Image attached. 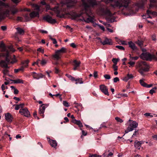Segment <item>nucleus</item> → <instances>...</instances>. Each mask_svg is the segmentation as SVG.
<instances>
[{"mask_svg":"<svg viewBox=\"0 0 157 157\" xmlns=\"http://www.w3.org/2000/svg\"><path fill=\"white\" fill-rule=\"evenodd\" d=\"M157 89V87H155L152 88V89H151L149 91V93L150 94H152L154 93L155 92V90Z\"/></svg>","mask_w":157,"mask_h":157,"instance_id":"49530a36","label":"nucleus"},{"mask_svg":"<svg viewBox=\"0 0 157 157\" xmlns=\"http://www.w3.org/2000/svg\"><path fill=\"white\" fill-rule=\"evenodd\" d=\"M13 106H15V109L16 110H18L20 109V108H19L18 105H14Z\"/></svg>","mask_w":157,"mask_h":157,"instance_id":"e2e57ef3","label":"nucleus"},{"mask_svg":"<svg viewBox=\"0 0 157 157\" xmlns=\"http://www.w3.org/2000/svg\"><path fill=\"white\" fill-rule=\"evenodd\" d=\"M29 62V61L28 60H27L24 61L22 63L23 66L24 68V67H27L28 66V64Z\"/></svg>","mask_w":157,"mask_h":157,"instance_id":"473e14b6","label":"nucleus"},{"mask_svg":"<svg viewBox=\"0 0 157 157\" xmlns=\"http://www.w3.org/2000/svg\"><path fill=\"white\" fill-rule=\"evenodd\" d=\"M31 74L34 79H38L40 78H43L44 76V75L41 73H37L35 72H32L31 73Z\"/></svg>","mask_w":157,"mask_h":157,"instance_id":"4468645a","label":"nucleus"},{"mask_svg":"<svg viewBox=\"0 0 157 157\" xmlns=\"http://www.w3.org/2000/svg\"><path fill=\"white\" fill-rule=\"evenodd\" d=\"M67 49L64 47H62L59 50L56 51L55 54L52 56L54 59L58 60L61 58V54L66 52Z\"/></svg>","mask_w":157,"mask_h":157,"instance_id":"39448f33","label":"nucleus"},{"mask_svg":"<svg viewBox=\"0 0 157 157\" xmlns=\"http://www.w3.org/2000/svg\"><path fill=\"white\" fill-rule=\"evenodd\" d=\"M83 20L87 23H89L90 22L93 23L94 19L93 17L88 15V17L86 19H85L83 17H82V19H79V20L80 21H82Z\"/></svg>","mask_w":157,"mask_h":157,"instance_id":"f3484780","label":"nucleus"},{"mask_svg":"<svg viewBox=\"0 0 157 157\" xmlns=\"http://www.w3.org/2000/svg\"><path fill=\"white\" fill-rule=\"evenodd\" d=\"M72 121L75 124H76L77 125L80 127H82L83 126L82 123L80 121H78L76 119H73L72 120Z\"/></svg>","mask_w":157,"mask_h":157,"instance_id":"5701e85b","label":"nucleus"},{"mask_svg":"<svg viewBox=\"0 0 157 157\" xmlns=\"http://www.w3.org/2000/svg\"><path fill=\"white\" fill-rule=\"evenodd\" d=\"M118 42L119 43H121V44L123 45H126L127 44L126 43V41L124 40H119Z\"/></svg>","mask_w":157,"mask_h":157,"instance_id":"09e8293b","label":"nucleus"},{"mask_svg":"<svg viewBox=\"0 0 157 157\" xmlns=\"http://www.w3.org/2000/svg\"><path fill=\"white\" fill-rule=\"evenodd\" d=\"M116 48H118V49H119L121 50H124V48L122 46L117 45L116 46Z\"/></svg>","mask_w":157,"mask_h":157,"instance_id":"8fccbe9b","label":"nucleus"},{"mask_svg":"<svg viewBox=\"0 0 157 157\" xmlns=\"http://www.w3.org/2000/svg\"><path fill=\"white\" fill-rule=\"evenodd\" d=\"M16 29L17 30V33L20 35H23L24 33V30L19 27H17L16 28Z\"/></svg>","mask_w":157,"mask_h":157,"instance_id":"393cba45","label":"nucleus"},{"mask_svg":"<svg viewBox=\"0 0 157 157\" xmlns=\"http://www.w3.org/2000/svg\"><path fill=\"white\" fill-rule=\"evenodd\" d=\"M45 8H46V10H51L54 11L57 13H59V9L58 6H55V7L51 9L49 5L46 4Z\"/></svg>","mask_w":157,"mask_h":157,"instance_id":"ddd939ff","label":"nucleus"},{"mask_svg":"<svg viewBox=\"0 0 157 157\" xmlns=\"http://www.w3.org/2000/svg\"><path fill=\"white\" fill-rule=\"evenodd\" d=\"M143 41H140L139 40L136 42V43L139 46H141L143 44Z\"/></svg>","mask_w":157,"mask_h":157,"instance_id":"79ce46f5","label":"nucleus"},{"mask_svg":"<svg viewBox=\"0 0 157 157\" xmlns=\"http://www.w3.org/2000/svg\"><path fill=\"white\" fill-rule=\"evenodd\" d=\"M24 105H25V104L24 103H21L19 105H18L20 108H23Z\"/></svg>","mask_w":157,"mask_h":157,"instance_id":"338daca9","label":"nucleus"},{"mask_svg":"<svg viewBox=\"0 0 157 157\" xmlns=\"http://www.w3.org/2000/svg\"><path fill=\"white\" fill-rule=\"evenodd\" d=\"M100 89L101 91L105 94L109 95V94L108 92V89L106 86L103 85H101L100 86Z\"/></svg>","mask_w":157,"mask_h":157,"instance_id":"2eb2a0df","label":"nucleus"},{"mask_svg":"<svg viewBox=\"0 0 157 157\" xmlns=\"http://www.w3.org/2000/svg\"><path fill=\"white\" fill-rule=\"evenodd\" d=\"M43 19L51 24H54L56 22L55 19H52V17L49 15H47L44 16L43 17Z\"/></svg>","mask_w":157,"mask_h":157,"instance_id":"9b49d317","label":"nucleus"},{"mask_svg":"<svg viewBox=\"0 0 157 157\" xmlns=\"http://www.w3.org/2000/svg\"><path fill=\"white\" fill-rule=\"evenodd\" d=\"M89 157H101V155H98L96 154H90Z\"/></svg>","mask_w":157,"mask_h":157,"instance_id":"4c0bfd02","label":"nucleus"},{"mask_svg":"<svg viewBox=\"0 0 157 157\" xmlns=\"http://www.w3.org/2000/svg\"><path fill=\"white\" fill-rule=\"evenodd\" d=\"M140 82L141 85L144 87H146L147 86V84L142 79L140 80Z\"/></svg>","mask_w":157,"mask_h":157,"instance_id":"2f4dec72","label":"nucleus"},{"mask_svg":"<svg viewBox=\"0 0 157 157\" xmlns=\"http://www.w3.org/2000/svg\"><path fill=\"white\" fill-rule=\"evenodd\" d=\"M139 72L141 75L143 76H144L145 75L144 73V72L145 71L143 70H141V69H139Z\"/></svg>","mask_w":157,"mask_h":157,"instance_id":"de8ad7c7","label":"nucleus"},{"mask_svg":"<svg viewBox=\"0 0 157 157\" xmlns=\"http://www.w3.org/2000/svg\"><path fill=\"white\" fill-rule=\"evenodd\" d=\"M8 68H5L2 70V72L4 75H7L8 72L9 71L8 70Z\"/></svg>","mask_w":157,"mask_h":157,"instance_id":"f704fd0d","label":"nucleus"},{"mask_svg":"<svg viewBox=\"0 0 157 157\" xmlns=\"http://www.w3.org/2000/svg\"><path fill=\"white\" fill-rule=\"evenodd\" d=\"M76 2V0H64L62 5V8L61 9V10L66 11V9H64L63 8L65 6L68 8L72 7L75 5Z\"/></svg>","mask_w":157,"mask_h":157,"instance_id":"f03ea898","label":"nucleus"},{"mask_svg":"<svg viewBox=\"0 0 157 157\" xmlns=\"http://www.w3.org/2000/svg\"><path fill=\"white\" fill-rule=\"evenodd\" d=\"M147 15L151 14L153 16H156L157 15V13L156 12H152L150 10H148L147 11Z\"/></svg>","mask_w":157,"mask_h":157,"instance_id":"bb28decb","label":"nucleus"},{"mask_svg":"<svg viewBox=\"0 0 157 157\" xmlns=\"http://www.w3.org/2000/svg\"><path fill=\"white\" fill-rule=\"evenodd\" d=\"M93 76L95 78L98 77V72L97 71H95L94 72Z\"/></svg>","mask_w":157,"mask_h":157,"instance_id":"13d9d810","label":"nucleus"},{"mask_svg":"<svg viewBox=\"0 0 157 157\" xmlns=\"http://www.w3.org/2000/svg\"><path fill=\"white\" fill-rule=\"evenodd\" d=\"M129 47L131 48L133 50H136L137 49V47L135 44L132 41L128 42Z\"/></svg>","mask_w":157,"mask_h":157,"instance_id":"412c9836","label":"nucleus"},{"mask_svg":"<svg viewBox=\"0 0 157 157\" xmlns=\"http://www.w3.org/2000/svg\"><path fill=\"white\" fill-rule=\"evenodd\" d=\"M48 141L49 142L51 145L53 147H55L57 145L56 141L55 140H51L50 138H47Z\"/></svg>","mask_w":157,"mask_h":157,"instance_id":"6ab92c4d","label":"nucleus"},{"mask_svg":"<svg viewBox=\"0 0 157 157\" xmlns=\"http://www.w3.org/2000/svg\"><path fill=\"white\" fill-rule=\"evenodd\" d=\"M137 67L139 69L143 70L144 71H148L149 70V67L144 61H141L139 62Z\"/></svg>","mask_w":157,"mask_h":157,"instance_id":"1a4fd4ad","label":"nucleus"},{"mask_svg":"<svg viewBox=\"0 0 157 157\" xmlns=\"http://www.w3.org/2000/svg\"><path fill=\"white\" fill-rule=\"evenodd\" d=\"M115 120L118 122L121 123L123 122V121L122 119H121L120 118L117 117L115 118Z\"/></svg>","mask_w":157,"mask_h":157,"instance_id":"37998d69","label":"nucleus"},{"mask_svg":"<svg viewBox=\"0 0 157 157\" xmlns=\"http://www.w3.org/2000/svg\"><path fill=\"white\" fill-rule=\"evenodd\" d=\"M33 7L34 8V9L36 10L38 12L40 10L39 6L36 4H33Z\"/></svg>","mask_w":157,"mask_h":157,"instance_id":"7c9ffc66","label":"nucleus"},{"mask_svg":"<svg viewBox=\"0 0 157 157\" xmlns=\"http://www.w3.org/2000/svg\"><path fill=\"white\" fill-rule=\"evenodd\" d=\"M128 124L127 129L125 131L126 133H128L129 132L132 131L135 128H136L138 126V123L135 121H133L129 119L127 122Z\"/></svg>","mask_w":157,"mask_h":157,"instance_id":"7ed1b4c3","label":"nucleus"},{"mask_svg":"<svg viewBox=\"0 0 157 157\" xmlns=\"http://www.w3.org/2000/svg\"><path fill=\"white\" fill-rule=\"evenodd\" d=\"M43 105L44 104H42L40 107L39 111V114L43 118L44 117V113L45 109V107L44 106H43Z\"/></svg>","mask_w":157,"mask_h":157,"instance_id":"a211bd4d","label":"nucleus"},{"mask_svg":"<svg viewBox=\"0 0 157 157\" xmlns=\"http://www.w3.org/2000/svg\"><path fill=\"white\" fill-rule=\"evenodd\" d=\"M29 15L31 18H33L38 16L39 15V13L38 12L33 11Z\"/></svg>","mask_w":157,"mask_h":157,"instance_id":"b1692460","label":"nucleus"},{"mask_svg":"<svg viewBox=\"0 0 157 157\" xmlns=\"http://www.w3.org/2000/svg\"><path fill=\"white\" fill-rule=\"evenodd\" d=\"M19 91L17 89L15 88L14 90V94H18Z\"/></svg>","mask_w":157,"mask_h":157,"instance_id":"0e129e2a","label":"nucleus"},{"mask_svg":"<svg viewBox=\"0 0 157 157\" xmlns=\"http://www.w3.org/2000/svg\"><path fill=\"white\" fill-rule=\"evenodd\" d=\"M5 118L8 122H11L12 121L13 118L10 113H7L5 115Z\"/></svg>","mask_w":157,"mask_h":157,"instance_id":"aec40b11","label":"nucleus"},{"mask_svg":"<svg viewBox=\"0 0 157 157\" xmlns=\"http://www.w3.org/2000/svg\"><path fill=\"white\" fill-rule=\"evenodd\" d=\"M14 83H23V81L21 79H18L16 80H12Z\"/></svg>","mask_w":157,"mask_h":157,"instance_id":"c756f323","label":"nucleus"},{"mask_svg":"<svg viewBox=\"0 0 157 157\" xmlns=\"http://www.w3.org/2000/svg\"><path fill=\"white\" fill-rule=\"evenodd\" d=\"M154 55H152L148 52L143 53L141 54L140 57L143 60L151 61L152 59H154Z\"/></svg>","mask_w":157,"mask_h":157,"instance_id":"6e6552de","label":"nucleus"},{"mask_svg":"<svg viewBox=\"0 0 157 157\" xmlns=\"http://www.w3.org/2000/svg\"><path fill=\"white\" fill-rule=\"evenodd\" d=\"M1 29L3 31H5L6 29V27L5 26H1Z\"/></svg>","mask_w":157,"mask_h":157,"instance_id":"69168bd1","label":"nucleus"},{"mask_svg":"<svg viewBox=\"0 0 157 157\" xmlns=\"http://www.w3.org/2000/svg\"><path fill=\"white\" fill-rule=\"evenodd\" d=\"M70 46L73 48H75L76 47L75 44L74 43H72L71 44Z\"/></svg>","mask_w":157,"mask_h":157,"instance_id":"774afa93","label":"nucleus"},{"mask_svg":"<svg viewBox=\"0 0 157 157\" xmlns=\"http://www.w3.org/2000/svg\"><path fill=\"white\" fill-rule=\"evenodd\" d=\"M113 68L114 71H117L118 69L117 66V65H113Z\"/></svg>","mask_w":157,"mask_h":157,"instance_id":"6e6d98bb","label":"nucleus"},{"mask_svg":"<svg viewBox=\"0 0 157 157\" xmlns=\"http://www.w3.org/2000/svg\"><path fill=\"white\" fill-rule=\"evenodd\" d=\"M75 81L76 82L75 83L76 84H78V83H79L80 84H83V82L82 81V78L75 79Z\"/></svg>","mask_w":157,"mask_h":157,"instance_id":"a878e982","label":"nucleus"},{"mask_svg":"<svg viewBox=\"0 0 157 157\" xmlns=\"http://www.w3.org/2000/svg\"><path fill=\"white\" fill-rule=\"evenodd\" d=\"M24 69L23 66H22L20 68H19L18 69H15L14 72L16 73L18 72L19 71H23Z\"/></svg>","mask_w":157,"mask_h":157,"instance_id":"72a5a7b5","label":"nucleus"},{"mask_svg":"<svg viewBox=\"0 0 157 157\" xmlns=\"http://www.w3.org/2000/svg\"><path fill=\"white\" fill-rule=\"evenodd\" d=\"M128 63L131 66H134L135 64V62H132V61H130Z\"/></svg>","mask_w":157,"mask_h":157,"instance_id":"052dcab7","label":"nucleus"},{"mask_svg":"<svg viewBox=\"0 0 157 157\" xmlns=\"http://www.w3.org/2000/svg\"><path fill=\"white\" fill-rule=\"evenodd\" d=\"M144 115L146 117L149 116L151 117H153V115L151 114V113H145Z\"/></svg>","mask_w":157,"mask_h":157,"instance_id":"5fc2aeb1","label":"nucleus"},{"mask_svg":"<svg viewBox=\"0 0 157 157\" xmlns=\"http://www.w3.org/2000/svg\"><path fill=\"white\" fill-rule=\"evenodd\" d=\"M47 63V61L46 60L44 59H43L41 61L40 64L43 65Z\"/></svg>","mask_w":157,"mask_h":157,"instance_id":"603ef678","label":"nucleus"},{"mask_svg":"<svg viewBox=\"0 0 157 157\" xmlns=\"http://www.w3.org/2000/svg\"><path fill=\"white\" fill-rule=\"evenodd\" d=\"M37 51L38 52H40L42 53H43L44 52V49H42L41 48H39L37 49Z\"/></svg>","mask_w":157,"mask_h":157,"instance_id":"864d4df0","label":"nucleus"},{"mask_svg":"<svg viewBox=\"0 0 157 157\" xmlns=\"http://www.w3.org/2000/svg\"><path fill=\"white\" fill-rule=\"evenodd\" d=\"M24 17L26 21H28L30 20V18L28 14H25L24 15Z\"/></svg>","mask_w":157,"mask_h":157,"instance_id":"ea45409f","label":"nucleus"},{"mask_svg":"<svg viewBox=\"0 0 157 157\" xmlns=\"http://www.w3.org/2000/svg\"><path fill=\"white\" fill-rule=\"evenodd\" d=\"M104 13L106 15V19L110 22H113L115 20V17L113 16L110 10L106 9L104 11Z\"/></svg>","mask_w":157,"mask_h":157,"instance_id":"423d86ee","label":"nucleus"},{"mask_svg":"<svg viewBox=\"0 0 157 157\" xmlns=\"http://www.w3.org/2000/svg\"><path fill=\"white\" fill-rule=\"evenodd\" d=\"M10 15V11L8 10H5L2 7L0 8V20L5 17V16Z\"/></svg>","mask_w":157,"mask_h":157,"instance_id":"9d476101","label":"nucleus"},{"mask_svg":"<svg viewBox=\"0 0 157 157\" xmlns=\"http://www.w3.org/2000/svg\"><path fill=\"white\" fill-rule=\"evenodd\" d=\"M129 57L130 58V60H133V59H134L135 60H136L139 58V57L138 56L132 57L131 54H129Z\"/></svg>","mask_w":157,"mask_h":157,"instance_id":"c9c22d12","label":"nucleus"},{"mask_svg":"<svg viewBox=\"0 0 157 157\" xmlns=\"http://www.w3.org/2000/svg\"><path fill=\"white\" fill-rule=\"evenodd\" d=\"M104 77L106 79H109L110 78V75H104Z\"/></svg>","mask_w":157,"mask_h":157,"instance_id":"3c124183","label":"nucleus"},{"mask_svg":"<svg viewBox=\"0 0 157 157\" xmlns=\"http://www.w3.org/2000/svg\"><path fill=\"white\" fill-rule=\"evenodd\" d=\"M82 5L84 7L85 12L86 13L87 9L90 7H93L97 5L96 2L95 1H90L88 3H87L84 1V0H82Z\"/></svg>","mask_w":157,"mask_h":157,"instance_id":"0eeeda50","label":"nucleus"},{"mask_svg":"<svg viewBox=\"0 0 157 157\" xmlns=\"http://www.w3.org/2000/svg\"><path fill=\"white\" fill-rule=\"evenodd\" d=\"M19 113L22 115H24V116L27 117H28L30 116L29 112L28 111V109L26 108L20 109Z\"/></svg>","mask_w":157,"mask_h":157,"instance_id":"f8f14e48","label":"nucleus"},{"mask_svg":"<svg viewBox=\"0 0 157 157\" xmlns=\"http://www.w3.org/2000/svg\"><path fill=\"white\" fill-rule=\"evenodd\" d=\"M80 63V61H77V60H75L73 61V65L74 66L79 67Z\"/></svg>","mask_w":157,"mask_h":157,"instance_id":"cd10ccee","label":"nucleus"},{"mask_svg":"<svg viewBox=\"0 0 157 157\" xmlns=\"http://www.w3.org/2000/svg\"><path fill=\"white\" fill-rule=\"evenodd\" d=\"M63 105L66 107H68L69 106L68 102L65 101H63Z\"/></svg>","mask_w":157,"mask_h":157,"instance_id":"c03bdc74","label":"nucleus"},{"mask_svg":"<svg viewBox=\"0 0 157 157\" xmlns=\"http://www.w3.org/2000/svg\"><path fill=\"white\" fill-rule=\"evenodd\" d=\"M0 6L3 7L5 8V10H8L11 11V14L13 15H14L15 13L18 12V10L15 8H12L10 7L9 4L0 1Z\"/></svg>","mask_w":157,"mask_h":157,"instance_id":"20e7f679","label":"nucleus"},{"mask_svg":"<svg viewBox=\"0 0 157 157\" xmlns=\"http://www.w3.org/2000/svg\"><path fill=\"white\" fill-rule=\"evenodd\" d=\"M138 134V131H135L134 133H133V135H132V137L134 136H137V135H136L137 134Z\"/></svg>","mask_w":157,"mask_h":157,"instance_id":"bf43d9fd","label":"nucleus"},{"mask_svg":"<svg viewBox=\"0 0 157 157\" xmlns=\"http://www.w3.org/2000/svg\"><path fill=\"white\" fill-rule=\"evenodd\" d=\"M101 43L103 45L106 44L111 45L112 44L111 40L106 37L105 38L104 40H102V41H101Z\"/></svg>","mask_w":157,"mask_h":157,"instance_id":"dca6fc26","label":"nucleus"},{"mask_svg":"<svg viewBox=\"0 0 157 157\" xmlns=\"http://www.w3.org/2000/svg\"><path fill=\"white\" fill-rule=\"evenodd\" d=\"M66 75L69 78V79L72 81H75V78L73 77L71 75L67 74Z\"/></svg>","mask_w":157,"mask_h":157,"instance_id":"e433bc0d","label":"nucleus"},{"mask_svg":"<svg viewBox=\"0 0 157 157\" xmlns=\"http://www.w3.org/2000/svg\"><path fill=\"white\" fill-rule=\"evenodd\" d=\"M134 146L136 148L140 149L141 147V144L140 142L138 141H136L135 142Z\"/></svg>","mask_w":157,"mask_h":157,"instance_id":"c85d7f7f","label":"nucleus"},{"mask_svg":"<svg viewBox=\"0 0 157 157\" xmlns=\"http://www.w3.org/2000/svg\"><path fill=\"white\" fill-rule=\"evenodd\" d=\"M133 76L131 74H128L127 75V76L124 77L123 78V80L124 81L127 82L129 79L132 78H133Z\"/></svg>","mask_w":157,"mask_h":157,"instance_id":"4be33fe9","label":"nucleus"},{"mask_svg":"<svg viewBox=\"0 0 157 157\" xmlns=\"http://www.w3.org/2000/svg\"><path fill=\"white\" fill-rule=\"evenodd\" d=\"M106 4L111 3L113 8L118 9L122 11H126L128 15H132L133 13V10L130 6V0H119L113 2V0H105Z\"/></svg>","mask_w":157,"mask_h":157,"instance_id":"f257e3e1","label":"nucleus"},{"mask_svg":"<svg viewBox=\"0 0 157 157\" xmlns=\"http://www.w3.org/2000/svg\"><path fill=\"white\" fill-rule=\"evenodd\" d=\"M119 81V79L118 77H115L113 78V82H116Z\"/></svg>","mask_w":157,"mask_h":157,"instance_id":"4d7b16f0","label":"nucleus"},{"mask_svg":"<svg viewBox=\"0 0 157 157\" xmlns=\"http://www.w3.org/2000/svg\"><path fill=\"white\" fill-rule=\"evenodd\" d=\"M118 59H117L116 58H113L112 61L113 62V63L114 65H117V63L118 61Z\"/></svg>","mask_w":157,"mask_h":157,"instance_id":"a19ab883","label":"nucleus"},{"mask_svg":"<svg viewBox=\"0 0 157 157\" xmlns=\"http://www.w3.org/2000/svg\"><path fill=\"white\" fill-rule=\"evenodd\" d=\"M49 39L52 41V42L54 44H56L57 43V41L55 38H52L51 36H49Z\"/></svg>","mask_w":157,"mask_h":157,"instance_id":"a18cd8bd","label":"nucleus"},{"mask_svg":"<svg viewBox=\"0 0 157 157\" xmlns=\"http://www.w3.org/2000/svg\"><path fill=\"white\" fill-rule=\"evenodd\" d=\"M8 48L11 51L13 52H15V50L14 49H13V48L11 46H10Z\"/></svg>","mask_w":157,"mask_h":157,"instance_id":"680f3d73","label":"nucleus"},{"mask_svg":"<svg viewBox=\"0 0 157 157\" xmlns=\"http://www.w3.org/2000/svg\"><path fill=\"white\" fill-rule=\"evenodd\" d=\"M82 13H80L79 14L75 13L74 15V18L76 19L81 17L82 16Z\"/></svg>","mask_w":157,"mask_h":157,"instance_id":"58836bf2","label":"nucleus"}]
</instances>
